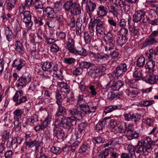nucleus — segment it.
Wrapping results in <instances>:
<instances>
[{
    "label": "nucleus",
    "mask_w": 158,
    "mask_h": 158,
    "mask_svg": "<svg viewBox=\"0 0 158 158\" xmlns=\"http://www.w3.org/2000/svg\"><path fill=\"white\" fill-rule=\"evenodd\" d=\"M69 112L73 116L71 117H64L61 121L58 123V124L56 125L65 129L69 130L76 124L77 119L78 120L82 119V113L81 111H78L77 109L76 108L69 110Z\"/></svg>",
    "instance_id": "obj_1"
},
{
    "label": "nucleus",
    "mask_w": 158,
    "mask_h": 158,
    "mask_svg": "<svg viewBox=\"0 0 158 158\" xmlns=\"http://www.w3.org/2000/svg\"><path fill=\"white\" fill-rule=\"evenodd\" d=\"M153 144V142L151 139L147 136L138 142L135 149V151L137 153H141L143 156L140 158H146L145 156L151 152Z\"/></svg>",
    "instance_id": "obj_2"
},
{
    "label": "nucleus",
    "mask_w": 158,
    "mask_h": 158,
    "mask_svg": "<svg viewBox=\"0 0 158 158\" xmlns=\"http://www.w3.org/2000/svg\"><path fill=\"white\" fill-rule=\"evenodd\" d=\"M65 10L69 11L72 14L77 15L81 13V10L79 3L73 2L72 1H67L64 5Z\"/></svg>",
    "instance_id": "obj_3"
},
{
    "label": "nucleus",
    "mask_w": 158,
    "mask_h": 158,
    "mask_svg": "<svg viewBox=\"0 0 158 158\" xmlns=\"http://www.w3.org/2000/svg\"><path fill=\"white\" fill-rule=\"evenodd\" d=\"M61 104L58 105V108L57 109L55 116V123L56 125L58 124V123L60 121H61L62 119L64 118V115L66 112V109L61 106Z\"/></svg>",
    "instance_id": "obj_4"
},
{
    "label": "nucleus",
    "mask_w": 158,
    "mask_h": 158,
    "mask_svg": "<svg viewBox=\"0 0 158 158\" xmlns=\"http://www.w3.org/2000/svg\"><path fill=\"white\" fill-rule=\"evenodd\" d=\"M21 15H23V22L25 23L27 28L29 29L32 25V22L31 21V15L30 12L25 11Z\"/></svg>",
    "instance_id": "obj_5"
},
{
    "label": "nucleus",
    "mask_w": 158,
    "mask_h": 158,
    "mask_svg": "<svg viewBox=\"0 0 158 158\" xmlns=\"http://www.w3.org/2000/svg\"><path fill=\"white\" fill-rule=\"evenodd\" d=\"M127 70V66L125 63H122L119 64L116 68L115 71L113 73L116 77L117 78L123 75Z\"/></svg>",
    "instance_id": "obj_6"
},
{
    "label": "nucleus",
    "mask_w": 158,
    "mask_h": 158,
    "mask_svg": "<svg viewBox=\"0 0 158 158\" xmlns=\"http://www.w3.org/2000/svg\"><path fill=\"white\" fill-rule=\"evenodd\" d=\"M149 75H147L144 77L145 81L150 84H154L158 82V76L154 74L153 73H148Z\"/></svg>",
    "instance_id": "obj_7"
},
{
    "label": "nucleus",
    "mask_w": 158,
    "mask_h": 158,
    "mask_svg": "<svg viewBox=\"0 0 158 158\" xmlns=\"http://www.w3.org/2000/svg\"><path fill=\"white\" fill-rule=\"evenodd\" d=\"M31 77L29 76H23L21 77L18 80L17 87L20 89L21 88V87H22L23 86H25L31 81Z\"/></svg>",
    "instance_id": "obj_8"
},
{
    "label": "nucleus",
    "mask_w": 158,
    "mask_h": 158,
    "mask_svg": "<svg viewBox=\"0 0 158 158\" xmlns=\"http://www.w3.org/2000/svg\"><path fill=\"white\" fill-rule=\"evenodd\" d=\"M79 106L81 109L86 114H89L91 113H93L96 110V107L95 106L90 107L86 102L81 104V105Z\"/></svg>",
    "instance_id": "obj_9"
},
{
    "label": "nucleus",
    "mask_w": 158,
    "mask_h": 158,
    "mask_svg": "<svg viewBox=\"0 0 158 158\" xmlns=\"http://www.w3.org/2000/svg\"><path fill=\"white\" fill-rule=\"evenodd\" d=\"M66 48L71 53L74 54L76 49L75 47V43L74 40L69 37L67 41Z\"/></svg>",
    "instance_id": "obj_10"
},
{
    "label": "nucleus",
    "mask_w": 158,
    "mask_h": 158,
    "mask_svg": "<svg viewBox=\"0 0 158 158\" xmlns=\"http://www.w3.org/2000/svg\"><path fill=\"white\" fill-rule=\"evenodd\" d=\"M58 126H59L56 124L54 126L53 129L54 135L56 136L58 139H61L64 136V133L63 130Z\"/></svg>",
    "instance_id": "obj_11"
},
{
    "label": "nucleus",
    "mask_w": 158,
    "mask_h": 158,
    "mask_svg": "<svg viewBox=\"0 0 158 158\" xmlns=\"http://www.w3.org/2000/svg\"><path fill=\"white\" fill-rule=\"evenodd\" d=\"M57 84L59 87L60 91L66 94H69L70 91L69 86L66 83L58 82Z\"/></svg>",
    "instance_id": "obj_12"
},
{
    "label": "nucleus",
    "mask_w": 158,
    "mask_h": 158,
    "mask_svg": "<svg viewBox=\"0 0 158 158\" xmlns=\"http://www.w3.org/2000/svg\"><path fill=\"white\" fill-rule=\"evenodd\" d=\"M155 66V62L152 60H148L146 64L145 67L148 73L152 74L154 71V67Z\"/></svg>",
    "instance_id": "obj_13"
},
{
    "label": "nucleus",
    "mask_w": 158,
    "mask_h": 158,
    "mask_svg": "<svg viewBox=\"0 0 158 158\" xmlns=\"http://www.w3.org/2000/svg\"><path fill=\"white\" fill-rule=\"evenodd\" d=\"M96 12L97 15L102 18L105 16L107 13V11L102 5H100L98 7Z\"/></svg>",
    "instance_id": "obj_14"
},
{
    "label": "nucleus",
    "mask_w": 158,
    "mask_h": 158,
    "mask_svg": "<svg viewBox=\"0 0 158 158\" xmlns=\"http://www.w3.org/2000/svg\"><path fill=\"white\" fill-rule=\"evenodd\" d=\"M145 13L143 10H138L133 16V21L136 23L140 21L143 17L144 16Z\"/></svg>",
    "instance_id": "obj_15"
},
{
    "label": "nucleus",
    "mask_w": 158,
    "mask_h": 158,
    "mask_svg": "<svg viewBox=\"0 0 158 158\" xmlns=\"http://www.w3.org/2000/svg\"><path fill=\"white\" fill-rule=\"evenodd\" d=\"M85 9L87 13L93 12L96 7V4L91 0H89L85 3Z\"/></svg>",
    "instance_id": "obj_16"
},
{
    "label": "nucleus",
    "mask_w": 158,
    "mask_h": 158,
    "mask_svg": "<svg viewBox=\"0 0 158 158\" xmlns=\"http://www.w3.org/2000/svg\"><path fill=\"white\" fill-rule=\"evenodd\" d=\"M15 49L20 55L23 54L25 53V48L23 43L17 41L15 44Z\"/></svg>",
    "instance_id": "obj_17"
},
{
    "label": "nucleus",
    "mask_w": 158,
    "mask_h": 158,
    "mask_svg": "<svg viewBox=\"0 0 158 158\" xmlns=\"http://www.w3.org/2000/svg\"><path fill=\"white\" fill-rule=\"evenodd\" d=\"M24 64L23 61L20 59H16L13 62L12 67H15L16 69L18 71L20 70L23 66H24Z\"/></svg>",
    "instance_id": "obj_18"
},
{
    "label": "nucleus",
    "mask_w": 158,
    "mask_h": 158,
    "mask_svg": "<svg viewBox=\"0 0 158 158\" xmlns=\"http://www.w3.org/2000/svg\"><path fill=\"white\" fill-rule=\"evenodd\" d=\"M48 115L42 123L40 125V129H44L47 127L52 120V114L48 113Z\"/></svg>",
    "instance_id": "obj_19"
},
{
    "label": "nucleus",
    "mask_w": 158,
    "mask_h": 158,
    "mask_svg": "<svg viewBox=\"0 0 158 158\" xmlns=\"http://www.w3.org/2000/svg\"><path fill=\"white\" fill-rule=\"evenodd\" d=\"M125 92L127 96L130 98L135 97L140 93L138 90L132 89H127L126 90Z\"/></svg>",
    "instance_id": "obj_20"
},
{
    "label": "nucleus",
    "mask_w": 158,
    "mask_h": 158,
    "mask_svg": "<svg viewBox=\"0 0 158 158\" xmlns=\"http://www.w3.org/2000/svg\"><path fill=\"white\" fill-rule=\"evenodd\" d=\"M158 41L156 40L155 38L149 36L148 38L147 39L143 42V46L145 47L148 45H152L157 43Z\"/></svg>",
    "instance_id": "obj_21"
},
{
    "label": "nucleus",
    "mask_w": 158,
    "mask_h": 158,
    "mask_svg": "<svg viewBox=\"0 0 158 158\" xmlns=\"http://www.w3.org/2000/svg\"><path fill=\"white\" fill-rule=\"evenodd\" d=\"M123 85L124 83L121 81H114L113 84L111 85L110 88L112 90L116 91L118 90Z\"/></svg>",
    "instance_id": "obj_22"
},
{
    "label": "nucleus",
    "mask_w": 158,
    "mask_h": 158,
    "mask_svg": "<svg viewBox=\"0 0 158 158\" xmlns=\"http://www.w3.org/2000/svg\"><path fill=\"white\" fill-rule=\"evenodd\" d=\"M127 40V36H118L116 38V45L118 46H122Z\"/></svg>",
    "instance_id": "obj_23"
},
{
    "label": "nucleus",
    "mask_w": 158,
    "mask_h": 158,
    "mask_svg": "<svg viewBox=\"0 0 158 158\" xmlns=\"http://www.w3.org/2000/svg\"><path fill=\"white\" fill-rule=\"evenodd\" d=\"M104 22L100 20H97L96 24V31L97 33L101 34L104 30Z\"/></svg>",
    "instance_id": "obj_24"
},
{
    "label": "nucleus",
    "mask_w": 158,
    "mask_h": 158,
    "mask_svg": "<svg viewBox=\"0 0 158 158\" xmlns=\"http://www.w3.org/2000/svg\"><path fill=\"white\" fill-rule=\"evenodd\" d=\"M43 10L44 13L45 12L48 17L50 18H55L56 16V13L54 12L53 9L51 7L46 8L45 11Z\"/></svg>",
    "instance_id": "obj_25"
},
{
    "label": "nucleus",
    "mask_w": 158,
    "mask_h": 158,
    "mask_svg": "<svg viewBox=\"0 0 158 158\" xmlns=\"http://www.w3.org/2000/svg\"><path fill=\"white\" fill-rule=\"evenodd\" d=\"M114 38V35L110 31L104 34V39L105 42H113Z\"/></svg>",
    "instance_id": "obj_26"
},
{
    "label": "nucleus",
    "mask_w": 158,
    "mask_h": 158,
    "mask_svg": "<svg viewBox=\"0 0 158 158\" xmlns=\"http://www.w3.org/2000/svg\"><path fill=\"white\" fill-rule=\"evenodd\" d=\"M25 144L26 145L30 147H32L35 145H36V152H39V147L40 145V143L38 141H36V140L32 141H26Z\"/></svg>",
    "instance_id": "obj_27"
},
{
    "label": "nucleus",
    "mask_w": 158,
    "mask_h": 158,
    "mask_svg": "<svg viewBox=\"0 0 158 158\" xmlns=\"http://www.w3.org/2000/svg\"><path fill=\"white\" fill-rule=\"evenodd\" d=\"M155 103L153 100H147L140 101L138 103V105L142 107H147L151 106Z\"/></svg>",
    "instance_id": "obj_28"
},
{
    "label": "nucleus",
    "mask_w": 158,
    "mask_h": 158,
    "mask_svg": "<svg viewBox=\"0 0 158 158\" xmlns=\"http://www.w3.org/2000/svg\"><path fill=\"white\" fill-rule=\"evenodd\" d=\"M133 76L134 79L136 81L142 79L143 78L142 71L140 70L135 71L133 74Z\"/></svg>",
    "instance_id": "obj_29"
},
{
    "label": "nucleus",
    "mask_w": 158,
    "mask_h": 158,
    "mask_svg": "<svg viewBox=\"0 0 158 158\" xmlns=\"http://www.w3.org/2000/svg\"><path fill=\"white\" fill-rule=\"evenodd\" d=\"M74 54L85 56L87 55V52L86 49L81 47L77 48Z\"/></svg>",
    "instance_id": "obj_30"
},
{
    "label": "nucleus",
    "mask_w": 158,
    "mask_h": 158,
    "mask_svg": "<svg viewBox=\"0 0 158 158\" xmlns=\"http://www.w3.org/2000/svg\"><path fill=\"white\" fill-rule=\"evenodd\" d=\"M53 62H45L41 64V67L43 70L45 71H48L52 67Z\"/></svg>",
    "instance_id": "obj_31"
},
{
    "label": "nucleus",
    "mask_w": 158,
    "mask_h": 158,
    "mask_svg": "<svg viewBox=\"0 0 158 158\" xmlns=\"http://www.w3.org/2000/svg\"><path fill=\"white\" fill-rule=\"evenodd\" d=\"M105 42L106 43L104 45L105 51L107 52L114 49V45L113 42Z\"/></svg>",
    "instance_id": "obj_32"
},
{
    "label": "nucleus",
    "mask_w": 158,
    "mask_h": 158,
    "mask_svg": "<svg viewBox=\"0 0 158 158\" xmlns=\"http://www.w3.org/2000/svg\"><path fill=\"white\" fill-rule=\"evenodd\" d=\"M126 123L124 122L121 123L118 126H117L116 131H118L120 133H123L125 131Z\"/></svg>",
    "instance_id": "obj_33"
},
{
    "label": "nucleus",
    "mask_w": 158,
    "mask_h": 158,
    "mask_svg": "<svg viewBox=\"0 0 158 158\" xmlns=\"http://www.w3.org/2000/svg\"><path fill=\"white\" fill-rule=\"evenodd\" d=\"M96 68L94 69H90L89 72V74L91 76V77L95 78L100 75Z\"/></svg>",
    "instance_id": "obj_34"
},
{
    "label": "nucleus",
    "mask_w": 158,
    "mask_h": 158,
    "mask_svg": "<svg viewBox=\"0 0 158 158\" xmlns=\"http://www.w3.org/2000/svg\"><path fill=\"white\" fill-rule=\"evenodd\" d=\"M127 149L129 152V155H130L132 158L135 157V147L132 145H128L127 147Z\"/></svg>",
    "instance_id": "obj_35"
},
{
    "label": "nucleus",
    "mask_w": 158,
    "mask_h": 158,
    "mask_svg": "<svg viewBox=\"0 0 158 158\" xmlns=\"http://www.w3.org/2000/svg\"><path fill=\"white\" fill-rule=\"evenodd\" d=\"M22 114L23 112L21 110H15L14 112L15 120L18 121L19 119L21 118Z\"/></svg>",
    "instance_id": "obj_36"
},
{
    "label": "nucleus",
    "mask_w": 158,
    "mask_h": 158,
    "mask_svg": "<svg viewBox=\"0 0 158 158\" xmlns=\"http://www.w3.org/2000/svg\"><path fill=\"white\" fill-rule=\"evenodd\" d=\"M12 33L10 30V28L9 27H7L6 28L5 34L7 40L9 41H11L12 40L13 36L11 34Z\"/></svg>",
    "instance_id": "obj_37"
},
{
    "label": "nucleus",
    "mask_w": 158,
    "mask_h": 158,
    "mask_svg": "<svg viewBox=\"0 0 158 158\" xmlns=\"http://www.w3.org/2000/svg\"><path fill=\"white\" fill-rule=\"evenodd\" d=\"M136 81L134 79L129 80L126 83V86L131 88H135L137 85L135 84Z\"/></svg>",
    "instance_id": "obj_38"
},
{
    "label": "nucleus",
    "mask_w": 158,
    "mask_h": 158,
    "mask_svg": "<svg viewBox=\"0 0 158 158\" xmlns=\"http://www.w3.org/2000/svg\"><path fill=\"white\" fill-rule=\"evenodd\" d=\"M145 60L144 57L140 56L138 58L136 62V65L139 67L143 66L145 63Z\"/></svg>",
    "instance_id": "obj_39"
},
{
    "label": "nucleus",
    "mask_w": 158,
    "mask_h": 158,
    "mask_svg": "<svg viewBox=\"0 0 158 158\" xmlns=\"http://www.w3.org/2000/svg\"><path fill=\"white\" fill-rule=\"evenodd\" d=\"M89 151V147H88L86 145L83 144L80 148L79 150V152L81 153L85 152L88 153Z\"/></svg>",
    "instance_id": "obj_40"
},
{
    "label": "nucleus",
    "mask_w": 158,
    "mask_h": 158,
    "mask_svg": "<svg viewBox=\"0 0 158 158\" xmlns=\"http://www.w3.org/2000/svg\"><path fill=\"white\" fill-rule=\"evenodd\" d=\"M118 108V107L117 106L115 105L110 106L105 108L104 110V112L106 114L107 113H110L113 110L117 109Z\"/></svg>",
    "instance_id": "obj_41"
},
{
    "label": "nucleus",
    "mask_w": 158,
    "mask_h": 158,
    "mask_svg": "<svg viewBox=\"0 0 158 158\" xmlns=\"http://www.w3.org/2000/svg\"><path fill=\"white\" fill-rule=\"evenodd\" d=\"M54 75H55V76L57 78V83H58V82H60L59 81V80H62L64 79V77L63 75L62 72L60 70H59L57 71V72H56Z\"/></svg>",
    "instance_id": "obj_42"
},
{
    "label": "nucleus",
    "mask_w": 158,
    "mask_h": 158,
    "mask_svg": "<svg viewBox=\"0 0 158 158\" xmlns=\"http://www.w3.org/2000/svg\"><path fill=\"white\" fill-rule=\"evenodd\" d=\"M55 97L56 99V103L57 105H60V104H62L63 101V98L61 97V94L59 92H56Z\"/></svg>",
    "instance_id": "obj_43"
},
{
    "label": "nucleus",
    "mask_w": 158,
    "mask_h": 158,
    "mask_svg": "<svg viewBox=\"0 0 158 158\" xmlns=\"http://www.w3.org/2000/svg\"><path fill=\"white\" fill-rule=\"evenodd\" d=\"M27 100V97L25 96H22L20 97L19 99H17L15 100H13L15 102V105L17 106L21 104Z\"/></svg>",
    "instance_id": "obj_44"
},
{
    "label": "nucleus",
    "mask_w": 158,
    "mask_h": 158,
    "mask_svg": "<svg viewBox=\"0 0 158 158\" xmlns=\"http://www.w3.org/2000/svg\"><path fill=\"white\" fill-rule=\"evenodd\" d=\"M76 61V59L73 57H65L64 60V62L69 64H74Z\"/></svg>",
    "instance_id": "obj_45"
},
{
    "label": "nucleus",
    "mask_w": 158,
    "mask_h": 158,
    "mask_svg": "<svg viewBox=\"0 0 158 158\" xmlns=\"http://www.w3.org/2000/svg\"><path fill=\"white\" fill-rule=\"evenodd\" d=\"M150 19L149 18H147V21L148 23L152 25L155 26L158 25V17H154V19Z\"/></svg>",
    "instance_id": "obj_46"
},
{
    "label": "nucleus",
    "mask_w": 158,
    "mask_h": 158,
    "mask_svg": "<svg viewBox=\"0 0 158 158\" xmlns=\"http://www.w3.org/2000/svg\"><path fill=\"white\" fill-rule=\"evenodd\" d=\"M131 133H130L127 135L128 138L129 140L133 139L138 138L139 137V134L136 131L134 132H131Z\"/></svg>",
    "instance_id": "obj_47"
},
{
    "label": "nucleus",
    "mask_w": 158,
    "mask_h": 158,
    "mask_svg": "<svg viewBox=\"0 0 158 158\" xmlns=\"http://www.w3.org/2000/svg\"><path fill=\"white\" fill-rule=\"evenodd\" d=\"M7 8L9 10H11L14 7L17 0H8Z\"/></svg>",
    "instance_id": "obj_48"
},
{
    "label": "nucleus",
    "mask_w": 158,
    "mask_h": 158,
    "mask_svg": "<svg viewBox=\"0 0 158 158\" xmlns=\"http://www.w3.org/2000/svg\"><path fill=\"white\" fill-rule=\"evenodd\" d=\"M118 121L114 119H111L109 122V127L110 129H114L115 130L116 128Z\"/></svg>",
    "instance_id": "obj_49"
},
{
    "label": "nucleus",
    "mask_w": 158,
    "mask_h": 158,
    "mask_svg": "<svg viewBox=\"0 0 158 158\" xmlns=\"http://www.w3.org/2000/svg\"><path fill=\"white\" fill-rule=\"evenodd\" d=\"M9 132L7 130L3 132L2 136V139L3 141L5 142L9 139Z\"/></svg>",
    "instance_id": "obj_50"
},
{
    "label": "nucleus",
    "mask_w": 158,
    "mask_h": 158,
    "mask_svg": "<svg viewBox=\"0 0 158 158\" xmlns=\"http://www.w3.org/2000/svg\"><path fill=\"white\" fill-rule=\"evenodd\" d=\"M15 138H12L10 141L9 140L7 141L6 145L7 147H12L13 148V147L14 146V147L15 148L17 146V145L15 144Z\"/></svg>",
    "instance_id": "obj_51"
},
{
    "label": "nucleus",
    "mask_w": 158,
    "mask_h": 158,
    "mask_svg": "<svg viewBox=\"0 0 158 158\" xmlns=\"http://www.w3.org/2000/svg\"><path fill=\"white\" fill-rule=\"evenodd\" d=\"M134 128L133 125L132 124H129L128 125L126 124L125 131H127L128 133V134H129L130 132H133Z\"/></svg>",
    "instance_id": "obj_52"
},
{
    "label": "nucleus",
    "mask_w": 158,
    "mask_h": 158,
    "mask_svg": "<svg viewBox=\"0 0 158 158\" xmlns=\"http://www.w3.org/2000/svg\"><path fill=\"white\" fill-rule=\"evenodd\" d=\"M154 121L152 118H147L144 119V122L148 126H151L153 124Z\"/></svg>",
    "instance_id": "obj_53"
},
{
    "label": "nucleus",
    "mask_w": 158,
    "mask_h": 158,
    "mask_svg": "<svg viewBox=\"0 0 158 158\" xmlns=\"http://www.w3.org/2000/svg\"><path fill=\"white\" fill-rule=\"evenodd\" d=\"M109 150L105 149L103 151L101 152L99 156V158H105L109 154Z\"/></svg>",
    "instance_id": "obj_54"
},
{
    "label": "nucleus",
    "mask_w": 158,
    "mask_h": 158,
    "mask_svg": "<svg viewBox=\"0 0 158 158\" xmlns=\"http://www.w3.org/2000/svg\"><path fill=\"white\" fill-rule=\"evenodd\" d=\"M128 33V30L125 28H122L118 31V34L122 36H127Z\"/></svg>",
    "instance_id": "obj_55"
},
{
    "label": "nucleus",
    "mask_w": 158,
    "mask_h": 158,
    "mask_svg": "<svg viewBox=\"0 0 158 158\" xmlns=\"http://www.w3.org/2000/svg\"><path fill=\"white\" fill-rule=\"evenodd\" d=\"M87 126V124L86 123H82L78 125V130L80 132H83L85 131Z\"/></svg>",
    "instance_id": "obj_56"
},
{
    "label": "nucleus",
    "mask_w": 158,
    "mask_h": 158,
    "mask_svg": "<svg viewBox=\"0 0 158 158\" xmlns=\"http://www.w3.org/2000/svg\"><path fill=\"white\" fill-rule=\"evenodd\" d=\"M110 56L106 54H100L99 60H102V61H107L109 59Z\"/></svg>",
    "instance_id": "obj_57"
},
{
    "label": "nucleus",
    "mask_w": 158,
    "mask_h": 158,
    "mask_svg": "<svg viewBox=\"0 0 158 158\" xmlns=\"http://www.w3.org/2000/svg\"><path fill=\"white\" fill-rule=\"evenodd\" d=\"M132 113H125L123 114V116L125 120L127 121H132Z\"/></svg>",
    "instance_id": "obj_58"
},
{
    "label": "nucleus",
    "mask_w": 158,
    "mask_h": 158,
    "mask_svg": "<svg viewBox=\"0 0 158 158\" xmlns=\"http://www.w3.org/2000/svg\"><path fill=\"white\" fill-rule=\"evenodd\" d=\"M51 152L54 154L57 155L61 152V150L59 148L53 146L51 148Z\"/></svg>",
    "instance_id": "obj_59"
},
{
    "label": "nucleus",
    "mask_w": 158,
    "mask_h": 158,
    "mask_svg": "<svg viewBox=\"0 0 158 158\" xmlns=\"http://www.w3.org/2000/svg\"><path fill=\"white\" fill-rule=\"evenodd\" d=\"M104 139L101 137L94 138L93 140V142L94 144L102 143L104 142Z\"/></svg>",
    "instance_id": "obj_60"
},
{
    "label": "nucleus",
    "mask_w": 158,
    "mask_h": 158,
    "mask_svg": "<svg viewBox=\"0 0 158 158\" xmlns=\"http://www.w3.org/2000/svg\"><path fill=\"white\" fill-rule=\"evenodd\" d=\"M80 65L82 68L88 69L91 66L90 64L87 61H82L80 63Z\"/></svg>",
    "instance_id": "obj_61"
},
{
    "label": "nucleus",
    "mask_w": 158,
    "mask_h": 158,
    "mask_svg": "<svg viewBox=\"0 0 158 158\" xmlns=\"http://www.w3.org/2000/svg\"><path fill=\"white\" fill-rule=\"evenodd\" d=\"M84 38L85 42L86 44H88L90 42L91 37L88 33L86 32L85 33Z\"/></svg>",
    "instance_id": "obj_62"
},
{
    "label": "nucleus",
    "mask_w": 158,
    "mask_h": 158,
    "mask_svg": "<svg viewBox=\"0 0 158 158\" xmlns=\"http://www.w3.org/2000/svg\"><path fill=\"white\" fill-rule=\"evenodd\" d=\"M141 115L138 114H132V121L134 122L138 121L141 118Z\"/></svg>",
    "instance_id": "obj_63"
},
{
    "label": "nucleus",
    "mask_w": 158,
    "mask_h": 158,
    "mask_svg": "<svg viewBox=\"0 0 158 158\" xmlns=\"http://www.w3.org/2000/svg\"><path fill=\"white\" fill-rule=\"evenodd\" d=\"M97 22V19H95L92 21V19H91L90 21L88 24V28L94 29L95 26H96Z\"/></svg>",
    "instance_id": "obj_64"
}]
</instances>
